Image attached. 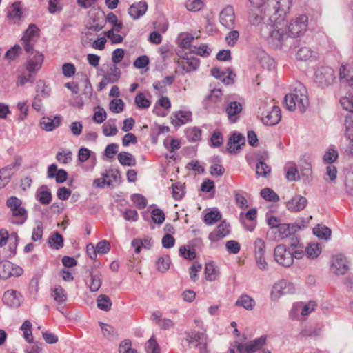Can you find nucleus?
<instances>
[{
  "instance_id": "nucleus-55",
  "label": "nucleus",
  "mask_w": 353,
  "mask_h": 353,
  "mask_svg": "<svg viewBox=\"0 0 353 353\" xmlns=\"http://www.w3.org/2000/svg\"><path fill=\"white\" fill-rule=\"evenodd\" d=\"M271 172V168L269 165L262 161H259L256 165V174L257 177H265Z\"/></svg>"
},
{
  "instance_id": "nucleus-56",
  "label": "nucleus",
  "mask_w": 353,
  "mask_h": 353,
  "mask_svg": "<svg viewBox=\"0 0 353 353\" xmlns=\"http://www.w3.org/2000/svg\"><path fill=\"white\" fill-rule=\"evenodd\" d=\"M221 218V214L218 210H212L206 213L203 221L208 225H212Z\"/></svg>"
},
{
  "instance_id": "nucleus-3",
  "label": "nucleus",
  "mask_w": 353,
  "mask_h": 353,
  "mask_svg": "<svg viewBox=\"0 0 353 353\" xmlns=\"http://www.w3.org/2000/svg\"><path fill=\"white\" fill-rule=\"evenodd\" d=\"M285 103L290 111L297 109L300 112H304L309 105L306 88L301 83H296L292 92L285 95Z\"/></svg>"
},
{
  "instance_id": "nucleus-30",
  "label": "nucleus",
  "mask_w": 353,
  "mask_h": 353,
  "mask_svg": "<svg viewBox=\"0 0 353 353\" xmlns=\"http://www.w3.org/2000/svg\"><path fill=\"white\" fill-rule=\"evenodd\" d=\"M296 58L301 61L315 60L318 53L308 47H301L296 52Z\"/></svg>"
},
{
  "instance_id": "nucleus-1",
  "label": "nucleus",
  "mask_w": 353,
  "mask_h": 353,
  "mask_svg": "<svg viewBox=\"0 0 353 353\" xmlns=\"http://www.w3.org/2000/svg\"><path fill=\"white\" fill-rule=\"evenodd\" d=\"M287 26L282 18L269 17L266 23L261 27V34L273 48H281L289 37Z\"/></svg>"
},
{
  "instance_id": "nucleus-53",
  "label": "nucleus",
  "mask_w": 353,
  "mask_h": 353,
  "mask_svg": "<svg viewBox=\"0 0 353 353\" xmlns=\"http://www.w3.org/2000/svg\"><path fill=\"white\" fill-rule=\"evenodd\" d=\"M35 79L34 72L23 73L17 78L16 84L17 86H23L27 83H32Z\"/></svg>"
},
{
  "instance_id": "nucleus-62",
  "label": "nucleus",
  "mask_w": 353,
  "mask_h": 353,
  "mask_svg": "<svg viewBox=\"0 0 353 353\" xmlns=\"http://www.w3.org/2000/svg\"><path fill=\"white\" fill-rule=\"evenodd\" d=\"M107 117L106 112L105 110L100 107L97 106L94 109V115H93V121L97 123H103Z\"/></svg>"
},
{
  "instance_id": "nucleus-48",
  "label": "nucleus",
  "mask_w": 353,
  "mask_h": 353,
  "mask_svg": "<svg viewBox=\"0 0 353 353\" xmlns=\"http://www.w3.org/2000/svg\"><path fill=\"white\" fill-rule=\"evenodd\" d=\"M134 102L139 109H147L151 105L150 100L142 92H139L136 95Z\"/></svg>"
},
{
  "instance_id": "nucleus-4",
  "label": "nucleus",
  "mask_w": 353,
  "mask_h": 353,
  "mask_svg": "<svg viewBox=\"0 0 353 353\" xmlns=\"http://www.w3.org/2000/svg\"><path fill=\"white\" fill-rule=\"evenodd\" d=\"M6 205L10 209L9 221L15 225H23L28 219V212L22 201L16 196H10L6 201Z\"/></svg>"
},
{
  "instance_id": "nucleus-38",
  "label": "nucleus",
  "mask_w": 353,
  "mask_h": 353,
  "mask_svg": "<svg viewBox=\"0 0 353 353\" xmlns=\"http://www.w3.org/2000/svg\"><path fill=\"white\" fill-rule=\"evenodd\" d=\"M339 157V152L334 146H330L323 156V161L325 164H332Z\"/></svg>"
},
{
  "instance_id": "nucleus-15",
  "label": "nucleus",
  "mask_w": 353,
  "mask_h": 353,
  "mask_svg": "<svg viewBox=\"0 0 353 353\" xmlns=\"http://www.w3.org/2000/svg\"><path fill=\"white\" fill-rule=\"evenodd\" d=\"M219 21L222 26L228 29H232L234 27L235 14L232 6H227L221 11Z\"/></svg>"
},
{
  "instance_id": "nucleus-45",
  "label": "nucleus",
  "mask_w": 353,
  "mask_h": 353,
  "mask_svg": "<svg viewBox=\"0 0 353 353\" xmlns=\"http://www.w3.org/2000/svg\"><path fill=\"white\" fill-rule=\"evenodd\" d=\"M48 244L55 250H59L63 246V238L58 232L52 234L48 238Z\"/></svg>"
},
{
  "instance_id": "nucleus-43",
  "label": "nucleus",
  "mask_w": 353,
  "mask_h": 353,
  "mask_svg": "<svg viewBox=\"0 0 353 353\" xmlns=\"http://www.w3.org/2000/svg\"><path fill=\"white\" fill-rule=\"evenodd\" d=\"M274 233V238L277 240L283 239L290 234L289 225L286 223H281L275 228L274 230L272 232Z\"/></svg>"
},
{
  "instance_id": "nucleus-12",
  "label": "nucleus",
  "mask_w": 353,
  "mask_h": 353,
  "mask_svg": "<svg viewBox=\"0 0 353 353\" xmlns=\"http://www.w3.org/2000/svg\"><path fill=\"white\" fill-rule=\"evenodd\" d=\"M224 110L229 121L234 123L239 120L243 107L241 103L228 99L225 101Z\"/></svg>"
},
{
  "instance_id": "nucleus-23",
  "label": "nucleus",
  "mask_w": 353,
  "mask_h": 353,
  "mask_svg": "<svg viewBox=\"0 0 353 353\" xmlns=\"http://www.w3.org/2000/svg\"><path fill=\"white\" fill-rule=\"evenodd\" d=\"M266 12H268V15H272V10L270 8H267L266 10H265L264 8L256 10H252L249 14V22L253 26H259L261 24V22L263 21L265 16L266 15Z\"/></svg>"
},
{
  "instance_id": "nucleus-9",
  "label": "nucleus",
  "mask_w": 353,
  "mask_h": 353,
  "mask_svg": "<svg viewBox=\"0 0 353 353\" xmlns=\"http://www.w3.org/2000/svg\"><path fill=\"white\" fill-rule=\"evenodd\" d=\"M23 274V270L19 265L7 260L0 261V279L6 280L10 277H19Z\"/></svg>"
},
{
  "instance_id": "nucleus-39",
  "label": "nucleus",
  "mask_w": 353,
  "mask_h": 353,
  "mask_svg": "<svg viewBox=\"0 0 353 353\" xmlns=\"http://www.w3.org/2000/svg\"><path fill=\"white\" fill-rule=\"evenodd\" d=\"M176 120L172 121L175 125L185 124L192 120V113L189 111H178L175 112Z\"/></svg>"
},
{
  "instance_id": "nucleus-29",
  "label": "nucleus",
  "mask_w": 353,
  "mask_h": 353,
  "mask_svg": "<svg viewBox=\"0 0 353 353\" xmlns=\"http://www.w3.org/2000/svg\"><path fill=\"white\" fill-rule=\"evenodd\" d=\"M220 275L219 268L213 262H208L205 267V276L210 281H216Z\"/></svg>"
},
{
  "instance_id": "nucleus-20",
  "label": "nucleus",
  "mask_w": 353,
  "mask_h": 353,
  "mask_svg": "<svg viewBox=\"0 0 353 353\" xmlns=\"http://www.w3.org/2000/svg\"><path fill=\"white\" fill-rule=\"evenodd\" d=\"M295 292V288L292 283L288 280L282 279L276 282L272 289V293L278 295H284L293 294Z\"/></svg>"
},
{
  "instance_id": "nucleus-10",
  "label": "nucleus",
  "mask_w": 353,
  "mask_h": 353,
  "mask_svg": "<svg viewBox=\"0 0 353 353\" xmlns=\"http://www.w3.org/2000/svg\"><path fill=\"white\" fill-rule=\"evenodd\" d=\"M292 6V0H270V8L276 18H282L285 20L286 14L289 12Z\"/></svg>"
},
{
  "instance_id": "nucleus-24",
  "label": "nucleus",
  "mask_w": 353,
  "mask_h": 353,
  "mask_svg": "<svg viewBox=\"0 0 353 353\" xmlns=\"http://www.w3.org/2000/svg\"><path fill=\"white\" fill-rule=\"evenodd\" d=\"M61 124V117L58 115L53 118L43 117L41 118L39 125L41 128L46 131H52L58 128Z\"/></svg>"
},
{
  "instance_id": "nucleus-19",
  "label": "nucleus",
  "mask_w": 353,
  "mask_h": 353,
  "mask_svg": "<svg viewBox=\"0 0 353 353\" xmlns=\"http://www.w3.org/2000/svg\"><path fill=\"white\" fill-rule=\"evenodd\" d=\"M22 301V296L20 292L14 290H7L3 296V302L11 307H18Z\"/></svg>"
},
{
  "instance_id": "nucleus-59",
  "label": "nucleus",
  "mask_w": 353,
  "mask_h": 353,
  "mask_svg": "<svg viewBox=\"0 0 353 353\" xmlns=\"http://www.w3.org/2000/svg\"><path fill=\"white\" fill-rule=\"evenodd\" d=\"M163 145L170 153H174L181 148V141L177 139H166L163 141Z\"/></svg>"
},
{
  "instance_id": "nucleus-17",
  "label": "nucleus",
  "mask_w": 353,
  "mask_h": 353,
  "mask_svg": "<svg viewBox=\"0 0 353 353\" xmlns=\"http://www.w3.org/2000/svg\"><path fill=\"white\" fill-rule=\"evenodd\" d=\"M178 66L185 72H191L197 70L200 65L199 59L195 57H183L179 59Z\"/></svg>"
},
{
  "instance_id": "nucleus-7",
  "label": "nucleus",
  "mask_w": 353,
  "mask_h": 353,
  "mask_svg": "<svg viewBox=\"0 0 353 353\" xmlns=\"http://www.w3.org/2000/svg\"><path fill=\"white\" fill-rule=\"evenodd\" d=\"M264 106H267L264 105ZM259 107L258 114H260L261 120L265 125H274L277 124L281 119V112L278 106L272 105L267 107Z\"/></svg>"
},
{
  "instance_id": "nucleus-11",
  "label": "nucleus",
  "mask_w": 353,
  "mask_h": 353,
  "mask_svg": "<svg viewBox=\"0 0 353 353\" xmlns=\"http://www.w3.org/2000/svg\"><path fill=\"white\" fill-rule=\"evenodd\" d=\"M186 339L190 345L198 347L200 353H207L208 338L205 334L192 331L187 334Z\"/></svg>"
},
{
  "instance_id": "nucleus-42",
  "label": "nucleus",
  "mask_w": 353,
  "mask_h": 353,
  "mask_svg": "<svg viewBox=\"0 0 353 353\" xmlns=\"http://www.w3.org/2000/svg\"><path fill=\"white\" fill-rule=\"evenodd\" d=\"M103 134L105 137L114 136L118 132V129L116 125V120L113 119H109L105 122L103 126Z\"/></svg>"
},
{
  "instance_id": "nucleus-16",
  "label": "nucleus",
  "mask_w": 353,
  "mask_h": 353,
  "mask_svg": "<svg viewBox=\"0 0 353 353\" xmlns=\"http://www.w3.org/2000/svg\"><path fill=\"white\" fill-rule=\"evenodd\" d=\"M331 270L336 274L343 275L349 270L348 261L342 254H337L332 257Z\"/></svg>"
},
{
  "instance_id": "nucleus-27",
  "label": "nucleus",
  "mask_w": 353,
  "mask_h": 353,
  "mask_svg": "<svg viewBox=\"0 0 353 353\" xmlns=\"http://www.w3.org/2000/svg\"><path fill=\"white\" fill-rule=\"evenodd\" d=\"M35 197L43 205H48L52 201L51 192L46 185H42L37 190Z\"/></svg>"
},
{
  "instance_id": "nucleus-37",
  "label": "nucleus",
  "mask_w": 353,
  "mask_h": 353,
  "mask_svg": "<svg viewBox=\"0 0 353 353\" xmlns=\"http://www.w3.org/2000/svg\"><path fill=\"white\" fill-rule=\"evenodd\" d=\"M52 296L60 306L64 304L67 300V294L65 290L60 285L55 286L52 289Z\"/></svg>"
},
{
  "instance_id": "nucleus-14",
  "label": "nucleus",
  "mask_w": 353,
  "mask_h": 353,
  "mask_svg": "<svg viewBox=\"0 0 353 353\" xmlns=\"http://www.w3.org/2000/svg\"><path fill=\"white\" fill-rule=\"evenodd\" d=\"M26 61V68L28 72H34L36 74L41 68L43 62V55L37 51L31 50Z\"/></svg>"
},
{
  "instance_id": "nucleus-21",
  "label": "nucleus",
  "mask_w": 353,
  "mask_h": 353,
  "mask_svg": "<svg viewBox=\"0 0 353 353\" xmlns=\"http://www.w3.org/2000/svg\"><path fill=\"white\" fill-rule=\"evenodd\" d=\"M316 306V303L314 301H309L307 304L303 305L302 303H297L293 305L292 311L290 312V316L292 318H296V316H293L294 314L298 312L301 313L302 316H306L314 310Z\"/></svg>"
},
{
  "instance_id": "nucleus-13",
  "label": "nucleus",
  "mask_w": 353,
  "mask_h": 353,
  "mask_svg": "<svg viewBox=\"0 0 353 353\" xmlns=\"http://www.w3.org/2000/svg\"><path fill=\"white\" fill-rule=\"evenodd\" d=\"M39 37V28L34 24H30L22 38L23 46L27 52L32 50L37 38Z\"/></svg>"
},
{
  "instance_id": "nucleus-31",
  "label": "nucleus",
  "mask_w": 353,
  "mask_h": 353,
  "mask_svg": "<svg viewBox=\"0 0 353 353\" xmlns=\"http://www.w3.org/2000/svg\"><path fill=\"white\" fill-rule=\"evenodd\" d=\"M91 159L92 161V164L91 166V169H93L96 164V155L91 150L88 149L87 148L82 147L79 150L78 152V161L80 163H84L89 159Z\"/></svg>"
},
{
  "instance_id": "nucleus-26",
  "label": "nucleus",
  "mask_w": 353,
  "mask_h": 353,
  "mask_svg": "<svg viewBox=\"0 0 353 353\" xmlns=\"http://www.w3.org/2000/svg\"><path fill=\"white\" fill-rule=\"evenodd\" d=\"M22 18L20 3L15 2L8 10V19L12 23H19Z\"/></svg>"
},
{
  "instance_id": "nucleus-44",
  "label": "nucleus",
  "mask_w": 353,
  "mask_h": 353,
  "mask_svg": "<svg viewBox=\"0 0 353 353\" xmlns=\"http://www.w3.org/2000/svg\"><path fill=\"white\" fill-rule=\"evenodd\" d=\"M236 305L243 307L248 310H252L255 305V301L250 296L243 294L237 299Z\"/></svg>"
},
{
  "instance_id": "nucleus-33",
  "label": "nucleus",
  "mask_w": 353,
  "mask_h": 353,
  "mask_svg": "<svg viewBox=\"0 0 353 353\" xmlns=\"http://www.w3.org/2000/svg\"><path fill=\"white\" fill-rule=\"evenodd\" d=\"M15 165L14 163H12L0 169V180L5 186L9 183L12 176L14 175Z\"/></svg>"
},
{
  "instance_id": "nucleus-35",
  "label": "nucleus",
  "mask_w": 353,
  "mask_h": 353,
  "mask_svg": "<svg viewBox=\"0 0 353 353\" xmlns=\"http://www.w3.org/2000/svg\"><path fill=\"white\" fill-rule=\"evenodd\" d=\"M345 125V136L349 141V145L347 151L351 156L353 157V121L346 119Z\"/></svg>"
},
{
  "instance_id": "nucleus-8",
  "label": "nucleus",
  "mask_w": 353,
  "mask_h": 353,
  "mask_svg": "<svg viewBox=\"0 0 353 353\" xmlns=\"http://www.w3.org/2000/svg\"><path fill=\"white\" fill-rule=\"evenodd\" d=\"M336 79L334 70L327 66H321L315 71L314 81L319 86L326 88L332 85Z\"/></svg>"
},
{
  "instance_id": "nucleus-41",
  "label": "nucleus",
  "mask_w": 353,
  "mask_h": 353,
  "mask_svg": "<svg viewBox=\"0 0 353 353\" xmlns=\"http://www.w3.org/2000/svg\"><path fill=\"white\" fill-rule=\"evenodd\" d=\"M119 163L124 166H134L137 164L136 159L129 152H121L118 154Z\"/></svg>"
},
{
  "instance_id": "nucleus-40",
  "label": "nucleus",
  "mask_w": 353,
  "mask_h": 353,
  "mask_svg": "<svg viewBox=\"0 0 353 353\" xmlns=\"http://www.w3.org/2000/svg\"><path fill=\"white\" fill-rule=\"evenodd\" d=\"M185 134L188 141L193 143L201 140L202 132L198 127H191L185 129Z\"/></svg>"
},
{
  "instance_id": "nucleus-5",
  "label": "nucleus",
  "mask_w": 353,
  "mask_h": 353,
  "mask_svg": "<svg viewBox=\"0 0 353 353\" xmlns=\"http://www.w3.org/2000/svg\"><path fill=\"white\" fill-rule=\"evenodd\" d=\"M266 338L261 336L253 341L243 344L235 341L231 344L228 350L229 353H253L261 349L265 343Z\"/></svg>"
},
{
  "instance_id": "nucleus-25",
  "label": "nucleus",
  "mask_w": 353,
  "mask_h": 353,
  "mask_svg": "<svg viewBox=\"0 0 353 353\" xmlns=\"http://www.w3.org/2000/svg\"><path fill=\"white\" fill-rule=\"evenodd\" d=\"M148 10V4L145 1H139L130 6L128 14L134 19H138L144 15Z\"/></svg>"
},
{
  "instance_id": "nucleus-61",
  "label": "nucleus",
  "mask_w": 353,
  "mask_h": 353,
  "mask_svg": "<svg viewBox=\"0 0 353 353\" xmlns=\"http://www.w3.org/2000/svg\"><path fill=\"white\" fill-rule=\"evenodd\" d=\"M112 305L110 299L106 295H100L97 299V307L104 311H108Z\"/></svg>"
},
{
  "instance_id": "nucleus-36",
  "label": "nucleus",
  "mask_w": 353,
  "mask_h": 353,
  "mask_svg": "<svg viewBox=\"0 0 353 353\" xmlns=\"http://www.w3.org/2000/svg\"><path fill=\"white\" fill-rule=\"evenodd\" d=\"M222 92L220 89H214L205 99L206 105L209 107L216 106L222 99Z\"/></svg>"
},
{
  "instance_id": "nucleus-51",
  "label": "nucleus",
  "mask_w": 353,
  "mask_h": 353,
  "mask_svg": "<svg viewBox=\"0 0 353 353\" xmlns=\"http://www.w3.org/2000/svg\"><path fill=\"white\" fill-rule=\"evenodd\" d=\"M321 252V248L319 243H310L305 249L308 258L314 259L318 257Z\"/></svg>"
},
{
  "instance_id": "nucleus-22",
  "label": "nucleus",
  "mask_w": 353,
  "mask_h": 353,
  "mask_svg": "<svg viewBox=\"0 0 353 353\" xmlns=\"http://www.w3.org/2000/svg\"><path fill=\"white\" fill-rule=\"evenodd\" d=\"M307 204V200L305 197L296 195L287 202L286 207L291 212H299L303 210Z\"/></svg>"
},
{
  "instance_id": "nucleus-18",
  "label": "nucleus",
  "mask_w": 353,
  "mask_h": 353,
  "mask_svg": "<svg viewBox=\"0 0 353 353\" xmlns=\"http://www.w3.org/2000/svg\"><path fill=\"white\" fill-rule=\"evenodd\" d=\"M230 225L225 221H222L208 236L212 243L218 242L227 236L230 233Z\"/></svg>"
},
{
  "instance_id": "nucleus-54",
  "label": "nucleus",
  "mask_w": 353,
  "mask_h": 353,
  "mask_svg": "<svg viewBox=\"0 0 353 353\" xmlns=\"http://www.w3.org/2000/svg\"><path fill=\"white\" fill-rule=\"evenodd\" d=\"M32 323L30 321H25L21 326V330L23 332V338L28 343L32 342L33 337L32 334Z\"/></svg>"
},
{
  "instance_id": "nucleus-32",
  "label": "nucleus",
  "mask_w": 353,
  "mask_h": 353,
  "mask_svg": "<svg viewBox=\"0 0 353 353\" xmlns=\"http://www.w3.org/2000/svg\"><path fill=\"white\" fill-rule=\"evenodd\" d=\"M286 179L290 181H296L300 179L297 166L294 162H288L285 168Z\"/></svg>"
},
{
  "instance_id": "nucleus-52",
  "label": "nucleus",
  "mask_w": 353,
  "mask_h": 353,
  "mask_svg": "<svg viewBox=\"0 0 353 353\" xmlns=\"http://www.w3.org/2000/svg\"><path fill=\"white\" fill-rule=\"evenodd\" d=\"M57 160L63 164H67L72 160V153L70 150H63L56 155Z\"/></svg>"
},
{
  "instance_id": "nucleus-6",
  "label": "nucleus",
  "mask_w": 353,
  "mask_h": 353,
  "mask_svg": "<svg viewBox=\"0 0 353 353\" xmlns=\"http://www.w3.org/2000/svg\"><path fill=\"white\" fill-rule=\"evenodd\" d=\"M308 18L305 14L299 15L291 20L288 26V32L290 37L303 36L307 30Z\"/></svg>"
},
{
  "instance_id": "nucleus-57",
  "label": "nucleus",
  "mask_w": 353,
  "mask_h": 353,
  "mask_svg": "<svg viewBox=\"0 0 353 353\" xmlns=\"http://www.w3.org/2000/svg\"><path fill=\"white\" fill-rule=\"evenodd\" d=\"M261 196L266 201L271 202H276L279 200L278 194L269 188L261 190Z\"/></svg>"
},
{
  "instance_id": "nucleus-58",
  "label": "nucleus",
  "mask_w": 353,
  "mask_h": 353,
  "mask_svg": "<svg viewBox=\"0 0 353 353\" xmlns=\"http://www.w3.org/2000/svg\"><path fill=\"white\" fill-rule=\"evenodd\" d=\"M125 103L121 99H112L109 105L110 110L114 113H120L123 111Z\"/></svg>"
},
{
  "instance_id": "nucleus-47",
  "label": "nucleus",
  "mask_w": 353,
  "mask_h": 353,
  "mask_svg": "<svg viewBox=\"0 0 353 353\" xmlns=\"http://www.w3.org/2000/svg\"><path fill=\"white\" fill-rule=\"evenodd\" d=\"M313 233L318 238L327 240L331 236V230L326 226L318 225L314 228Z\"/></svg>"
},
{
  "instance_id": "nucleus-46",
  "label": "nucleus",
  "mask_w": 353,
  "mask_h": 353,
  "mask_svg": "<svg viewBox=\"0 0 353 353\" xmlns=\"http://www.w3.org/2000/svg\"><path fill=\"white\" fill-rule=\"evenodd\" d=\"M101 285V274L98 272H92L89 281V287L92 292H97Z\"/></svg>"
},
{
  "instance_id": "nucleus-49",
  "label": "nucleus",
  "mask_w": 353,
  "mask_h": 353,
  "mask_svg": "<svg viewBox=\"0 0 353 353\" xmlns=\"http://www.w3.org/2000/svg\"><path fill=\"white\" fill-rule=\"evenodd\" d=\"M17 108L19 110V113L17 116V121L19 122L23 121L26 119L28 115L29 106L27 101L18 102Z\"/></svg>"
},
{
  "instance_id": "nucleus-2",
  "label": "nucleus",
  "mask_w": 353,
  "mask_h": 353,
  "mask_svg": "<svg viewBox=\"0 0 353 353\" xmlns=\"http://www.w3.org/2000/svg\"><path fill=\"white\" fill-rule=\"evenodd\" d=\"M304 256L303 246L294 243L286 246L283 244L276 245L274 250V259L280 265L289 268L294 259H301Z\"/></svg>"
},
{
  "instance_id": "nucleus-60",
  "label": "nucleus",
  "mask_w": 353,
  "mask_h": 353,
  "mask_svg": "<svg viewBox=\"0 0 353 353\" xmlns=\"http://www.w3.org/2000/svg\"><path fill=\"white\" fill-rule=\"evenodd\" d=\"M265 243L261 238H257L254 242V256L265 255Z\"/></svg>"
},
{
  "instance_id": "nucleus-64",
  "label": "nucleus",
  "mask_w": 353,
  "mask_h": 353,
  "mask_svg": "<svg viewBox=\"0 0 353 353\" xmlns=\"http://www.w3.org/2000/svg\"><path fill=\"white\" fill-rule=\"evenodd\" d=\"M145 348L147 353H160V347L153 336L147 341Z\"/></svg>"
},
{
  "instance_id": "nucleus-50",
  "label": "nucleus",
  "mask_w": 353,
  "mask_h": 353,
  "mask_svg": "<svg viewBox=\"0 0 353 353\" xmlns=\"http://www.w3.org/2000/svg\"><path fill=\"white\" fill-rule=\"evenodd\" d=\"M205 6L203 0H186L185 6L188 11L198 12L201 10Z\"/></svg>"
},
{
  "instance_id": "nucleus-34",
  "label": "nucleus",
  "mask_w": 353,
  "mask_h": 353,
  "mask_svg": "<svg viewBox=\"0 0 353 353\" xmlns=\"http://www.w3.org/2000/svg\"><path fill=\"white\" fill-rule=\"evenodd\" d=\"M153 245V241L151 238L147 237L143 239H134L132 241V246L134 248L136 253H139L141 248L150 249Z\"/></svg>"
},
{
  "instance_id": "nucleus-28",
  "label": "nucleus",
  "mask_w": 353,
  "mask_h": 353,
  "mask_svg": "<svg viewBox=\"0 0 353 353\" xmlns=\"http://www.w3.org/2000/svg\"><path fill=\"white\" fill-rule=\"evenodd\" d=\"M245 137L241 134H233L228 141V150L230 152H234L240 148V145L244 143Z\"/></svg>"
},
{
  "instance_id": "nucleus-63",
  "label": "nucleus",
  "mask_w": 353,
  "mask_h": 353,
  "mask_svg": "<svg viewBox=\"0 0 353 353\" xmlns=\"http://www.w3.org/2000/svg\"><path fill=\"white\" fill-rule=\"evenodd\" d=\"M340 103L343 108L346 111L353 113V94H348L342 97Z\"/></svg>"
}]
</instances>
